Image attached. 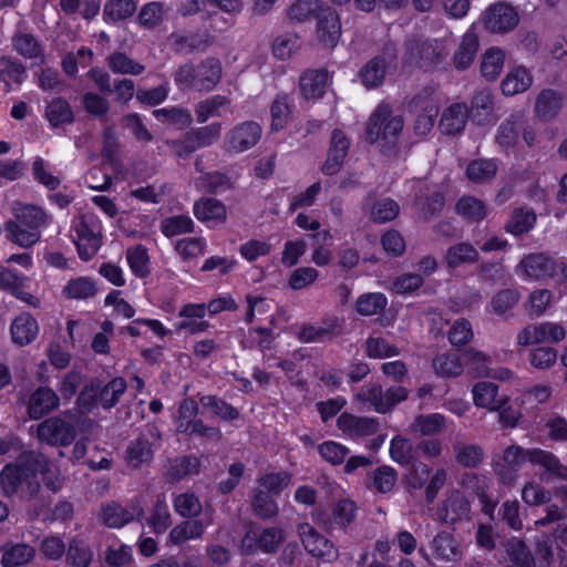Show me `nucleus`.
<instances>
[{
	"mask_svg": "<svg viewBox=\"0 0 567 567\" xmlns=\"http://www.w3.org/2000/svg\"><path fill=\"white\" fill-rule=\"evenodd\" d=\"M39 474L49 489L56 492L62 487L63 480L58 467L35 452H23L14 463L7 464L0 474V485L7 496L13 495L24 485L28 495L34 496L40 489Z\"/></svg>",
	"mask_w": 567,
	"mask_h": 567,
	"instance_id": "1",
	"label": "nucleus"
},
{
	"mask_svg": "<svg viewBox=\"0 0 567 567\" xmlns=\"http://www.w3.org/2000/svg\"><path fill=\"white\" fill-rule=\"evenodd\" d=\"M12 214L14 220L6 223L8 239L25 248L37 244L41 238L39 229L48 220L45 212L34 205L14 203Z\"/></svg>",
	"mask_w": 567,
	"mask_h": 567,
	"instance_id": "2",
	"label": "nucleus"
},
{
	"mask_svg": "<svg viewBox=\"0 0 567 567\" xmlns=\"http://www.w3.org/2000/svg\"><path fill=\"white\" fill-rule=\"evenodd\" d=\"M516 274L525 280L561 285L567 281V262L544 252L528 254L516 266Z\"/></svg>",
	"mask_w": 567,
	"mask_h": 567,
	"instance_id": "3",
	"label": "nucleus"
},
{
	"mask_svg": "<svg viewBox=\"0 0 567 567\" xmlns=\"http://www.w3.org/2000/svg\"><path fill=\"white\" fill-rule=\"evenodd\" d=\"M404 121L400 115H394L388 103H381L371 114L365 135L371 143H394L403 130Z\"/></svg>",
	"mask_w": 567,
	"mask_h": 567,
	"instance_id": "4",
	"label": "nucleus"
},
{
	"mask_svg": "<svg viewBox=\"0 0 567 567\" xmlns=\"http://www.w3.org/2000/svg\"><path fill=\"white\" fill-rule=\"evenodd\" d=\"M221 76V64L216 59H208L196 68L186 64L179 68L175 75L177 85L197 91H212Z\"/></svg>",
	"mask_w": 567,
	"mask_h": 567,
	"instance_id": "5",
	"label": "nucleus"
},
{
	"mask_svg": "<svg viewBox=\"0 0 567 567\" xmlns=\"http://www.w3.org/2000/svg\"><path fill=\"white\" fill-rule=\"evenodd\" d=\"M73 239L82 260H90L101 247V223L93 214H84L72 223Z\"/></svg>",
	"mask_w": 567,
	"mask_h": 567,
	"instance_id": "6",
	"label": "nucleus"
},
{
	"mask_svg": "<svg viewBox=\"0 0 567 567\" xmlns=\"http://www.w3.org/2000/svg\"><path fill=\"white\" fill-rule=\"evenodd\" d=\"M285 539L286 533L280 527L262 528L257 524H250L241 539V549L248 555L275 554Z\"/></svg>",
	"mask_w": 567,
	"mask_h": 567,
	"instance_id": "7",
	"label": "nucleus"
},
{
	"mask_svg": "<svg viewBox=\"0 0 567 567\" xmlns=\"http://www.w3.org/2000/svg\"><path fill=\"white\" fill-rule=\"evenodd\" d=\"M439 103L440 100L431 87L421 90L409 102L410 112L416 115L413 125L416 135L424 136L431 132L439 114Z\"/></svg>",
	"mask_w": 567,
	"mask_h": 567,
	"instance_id": "8",
	"label": "nucleus"
},
{
	"mask_svg": "<svg viewBox=\"0 0 567 567\" xmlns=\"http://www.w3.org/2000/svg\"><path fill=\"white\" fill-rule=\"evenodd\" d=\"M198 404L193 399H185L181 402L177 415L174 421L179 433L196 435L209 440H219L221 433L218 427L207 426L197 419Z\"/></svg>",
	"mask_w": 567,
	"mask_h": 567,
	"instance_id": "9",
	"label": "nucleus"
},
{
	"mask_svg": "<svg viewBox=\"0 0 567 567\" xmlns=\"http://www.w3.org/2000/svg\"><path fill=\"white\" fill-rule=\"evenodd\" d=\"M446 40H409L406 43V62L420 68H429L442 62L447 55Z\"/></svg>",
	"mask_w": 567,
	"mask_h": 567,
	"instance_id": "10",
	"label": "nucleus"
},
{
	"mask_svg": "<svg viewBox=\"0 0 567 567\" xmlns=\"http://www.w3.org/2000/svg\"><path fill=\"white\" fill-rule=\"evenodd\" d=\"M355 398L358 401L369 402L377 412L385 413L408 398V390L403 386H393L383 391L381 385L371 383L362 386Z\"/></svg>",
	"mask_w": 567,
	"mask_h": 567,
	"instance_id": "11",
	"label": "nucleus"
},
{
	"mask_svg": "<svg viewBox=\"0 0 567 567\" xmlns=\"http://www.w3.org/2000/svg\"><path fill=\"white\" fill-rule=\"evenodd\" d=\"M481 21L488 32L507 33L516 28L519 16L511 4L498 1L485 9Z\"/></svg>",
	"mask_w": 567,
	"mask_h": 567,
	"instance_id": "12",
	"label": "nucleus"
},
{
	"mask_svg": "<svg viewBox=\"0 0 567 567\" xmlns=\"http://www.w3.org/2000/svg\"><path fill=\"white\" fill-rule=\"evenodd\" d=\"M161 439V432L155 425L147 426V433H142L131 441L125 451V463L131 468H138L153 458L154 445Z\"/></svg>",
	"mask_w": 567,
	"mask_h": 567,
	"instance_id": "13",
	"label": "nucleus"
},
{
	"mask_svg": "<svg viewBox=\"0 0 567 567\" xmlns=\"http://www.w3.org/2000/svg\"><path fill=\"white\" fill-rule=\"evenodd\" d=\"M297 533L303 548L311 556L324 561H332L338 557L334 545L309 523L299 524Z\"/></svg>",
	"mask_w": 567,
	"mask_h": 567,
	"instance_id": "14",
	"label": "nucleus"
},
{
	"mask_svg": "<svg viewBox=\"0 0 567 567\" xmlns=\"http://www.w3.org/2000/svg\"><path fill=\"white\" fill-rule=\"evenodd\" d=\"M262 128L255 121L235 125L225 136L224 147L230 153H243L252 148L261 138Z\"/></svg>",
	"mask_w": 567,
	"mask_h": 567,
	"instance_id": "15",
	"label": "nucleus"
},
{
	"mask_svg": "<svg viewBox=\"0 0 567 567\" xmlns=\"http://www.w3.org/2000/svg\"><path fill=\"white\" fill-rule=\"evenodd\" d=\"M566 337V330L558 322H542L525 327L517 334L519 346H532L542 342H559Z\"/></svg>",
	"mask_w": 567,
	"mask_h": 567,
	"instance_id": "16",
	"label": "nucleus"
},
{
	"mask_svg": "<svg viewBox=\"0 0 567 567\" xmlns=\"http://www.w3.org/2000/svg\"><path fill=\"white\" fill-rule=\"evenodd\" d=\"M526 462H529V449L511 445L505 449L502 462L495 464V473L503 484L511 486L516 481V472Z\"/></svg>",
	"mask_w": 567,
	"mask_h": 567,
	"instance_id": "17",
	"label": "nucleus"
},
{
	"mask_svg": "<svg viewBox=\"0 0 567 567\" xmlns=\"http://www.w3.org/2000/svg\"><path fill=\"white\" fill-rule=\"evenodd\" d=\"M38 437L50 445H69L75 437L74 427L61 417H50L38 425Z\"/></svg>",
	"mask_w": 567,
	"mask_h": 567,
	"instance_id": "18",
	"label": "nucleus"
},
{
	"mask_svg": "<svg viewBox=\"0 0 567 567\" xmlns=\"http://www.w3.org/2000/svg\"><path fill=\"white\" fill-rule=\"evenodd\" d=\"M223 126L218 122L199 127L193 131L187 136V142L192 145H184L183 143L175 142L174 150L178 156H187L193 153L197 147L209 146L214 144L221 135Z\"/></svg>",
	"mask_w": 567,
	"mask_h": 567,
	"instance_id": "19",
	"label": "nucleus"
},
{
	"mask_svg": "<svg viewBox=\"0 0 567 567\" xmlns=\"http://www.w3.org/2000/svg\"><path fill=\"white\" fill-rule=\"evenodd\" d=\"M396 53L393 47H386L381 55L370 60L361 70L360 76L367 87H374L383 82L386 69L395 61Z\"/></svg>",
	"mask_w": 567,
	"mask_h": 567,
	"instance_id": "20",
	"label": "nucleus"
},
{
	"mask_svg": "<svg viewBox=\"0 0 567 567\" xmlns=\"http://www.w3.org/2000/svg\"><path fill=\"white\" fill-rule=\"evenodd\" d=\"M529 463L543 470L539 475L542 481L548 482L551 478L567 480V466L561 464L558 457L549 451L529 449Z\"/></svg>",
	"mask_w": 567,
	"mask_h": 567,
	"instance_id": "21",
	"label": "nucleus"
},
{
	"mask_svg": "<svg viewBox=\"0 0 567 567\" xmlns=\"http://www.w3.org/2000/svg\"><path fill=\"white\" fill-rule=\"evenodd\" d=\"M212 524V517L183 520L171 529L166 544L167 546H178L188 540L199 539L204 535L205 528Z\"/></svg>",
	"mask_w": 567,
	"mask_h": 567,
	"instance_id": "22",
	"label": "nucleus"
},
{
	"mask_svg": "<svg viewBox=\"0 0 567 567\" xmlns=\"http://www.w3.org/2000/svg\"><path fill=\"white\" fill-rule=\"evenodd\" d=\"M337 425L350 439H363L374 435L378 431V422L372 417L355 416L350 413H342Z\"/></svg>",
	"mask_w": 567,
	"mask_h": 567,
	"instance_id": "23",
	"label": "nucleus"
},
{
	"mask_svg": "<svg viewBox=\"0 0 567 567\" xmlns=\"http://www.w3.org/2000/svg\"><path fill=\"white\" fill-rule=\"evenodd\" d=\"M193 212L199 221L212 227L224 224L227 219L226 206L220 200L212 197H203L196 200Z\"/></svg>",
	"mask_w": 567,
	"mask_h": 567,
	"instance_id": "24",
	"label": "nucleus"
},
{
	"mask_svg": "<svg viewBox=\"0 0 567 567\" xmlns=\"http://www.w3.org/2000/svg\"><path fill=\"white\" fill-rule=\"evenodd\" d=\"M39 333V324L29 312L17 316L10 324V336L14 344L24 347L35 340Z\"/></svg>",
	"mask_w": 567,
	"mask_h": 567,
	"instance_id": "25",
	"label": "nucleus"
},
{
	"mask_svg": "<svg viewBox=\"0 0 567 567\" xmlns=\"http://www.w3.org/2000/svg\"><path fill=\"white\" fill-rule=\"evenodd\" d=\"M563 106L564 93L553 89H544L536 96L534 112L539 120L550 121L560 113Z\"/></svg>",
	"mask_w": 567,
	"mask_h": 567,
	"instance_id": "26",
	"label": "nucleus"
},
{
	"mask_svg": "<svg viewBox=\"0 0 567 567\" xmlns=\"http://www.w3.org/2000/svg\"><path fill=\"white\" fill-rule=\"evenodd\" d=\"M472 394L474 404L488 411L499 410L508 402L506 395H499L497 384L488 381L477 382L472 389Z\"/></svg>",
	"mask_w": 567,
	"mask_h": 567,
	"instance_id": "27",
	"label": "nucleus"
},
{
	"mask_svg": "<svg viewBox=\"0 0 567 567\" xmlns=\"http://www.w3.org/2000/svg\"><path fill=\"white\" fill-rule=\"evenodd\" d=\"M331 83V75L326 70H308L300 76V90L307 100L321 97Z\"/></svg>",
	"mask_w": 567,
	"mask_h": 567,
	"instance_id": "28",
	"label": "nucleus"
},
{
	"mask_svg": "<svg viewBox=\"0 0 567 567\" xmlns=\"http://www.w3.org/2000/svg\"><path fill=\"white\" fill-rule=\"evenodd\" d=\"M533 82L532 72L523 65H516L508 70L502 80L501 89L504 95L514 96L529 90Z\"/></svg>",
	"mask_w": 567,
	"mask_h": 567,
	"instance_id": "29",
	"label": "nucleus"
},
{
	"mask_svg": "<svg viewBox=\"0 0 567 567\" xmlns=\"http://www.w3.org/2000/svg\"><path fill=\"white\" fill-rule=\"evenodd\" d=\"M470 512V504L465 496L458 492H451L437 511L439 519L444 523H456L466 518Z\"/></svg>",
	"mask_w": 567,
	"mask_h": 567,
	"instance_id": "30",
	"label": "nucleus"
},
{
	"mask_svg": "<svg viewBox=\"0 0 567 567\" xmlns=\"http://www.w3.org/2000/svg\"><path fill=\"white\" fill-rule=\"evenodd\" d=\"M318 34L321 42L329 47H334L341 34L339 16L326 4L318 14Z\"/></svg>",
	"mask_w": 567,
	"mask_h": 567,
	"instance_id": "31",
	"label": "nucleus"
},
{
	"mask_svg": "<svg viewBox=\"0 0 567 567\" xmlns=\"http://www.w3.org/2000/svg\"><path fill=\"white\" fill-rule=\"evenodd\" d=\"M342 321L337 318H328L318 324L306 326L299 331V339L303 342H322L340 333Z\"/></svg>",
	"mask_w": 567,
	"mask_h": 567,
	"instance_id": "32",
	"label": "nucleus"
},
{
	"mask_svg": "<svg viewBox=\"0 0 567 567\" xmlns=\"http://www.w3.org/2000/svg\"><path fill=\"white\" fill-rule=\"evenodd\" d=\"M197 172L202 173L200 176L195 178V187L199 190L208 193H224L233 187V179L220 172L203 173L202 159L197 158L195 163Z\"/></svg>",
	"mask_w": 567,
	"mask_h": 567,
	"instance_id": "33",
	"label": "nucleus"
},
{
	"mask_svg": "<svg viewBox=\"0 0 567 567\" xmlns=\"http://www.w3.org/2000/svg\"><path fill=\"white\" fill-rule=\"evenodd\" d=\"M468 117L466 104L453 103L443 111L439 127L446 135H455L464 130Z\"/></svg>",
	"mask_w": 567,
	"mask_h": 567,
	"instance_id": "34",
	"label": "nucleus"
},
{
	"mask_svg": "<svg viewBox=\"0 0 567 567\" xmlns=\"http://www.w3.org/2000/svg\"><path fill=\"white\" fill-rule=\"evenodd\" d=\"M59 406V396L47 386L37 389L30 396L28 413L31 419H40Z\"/></svg>",
	"mask_w": 567,
	"mask_h": 567,
	"instance_id": "35",
	"label": "nucleus"
},
{
	"mask_svg": "<svg viewBox=\"0 0 567 567\" xmlns=\"http://www.w3.org/2000/svg\"><path fill=\"white\" fill-rule=\"evenodd\" d=\"M142 515L143 509L135 505L125 508L120 504L110 503L102 507L103 523L110 528H120Z\"/></svg>",
	"mask_w": 567,
	"mask_h": 567,
	"instance_id": "36",
	"label": "nucleus"
},
{
	"mask_svg": "<svg viewBox=\"0 0 567 567\" xmlns=\"http://www.w3.org/2000/svg\"><path fill=\"white\" fill-rule=\"evenodd\" d=\"M349 141L346 134L340 130H334L331 136V145L328 153V158L322 167L326 175L336 174L348 153Z\"/></svg>",
	"mask_w": 567,
	"mask_h": 567,
	"instance_id": "37",
	"label": "nucleus"
},
{
	"mask_svg": "<svg viewBox=\"0 0 567 567\" xmlns=\"http://www.w3.org/2000/svg\"><path fill=\"white\" fill-rule=\"evenodd\" d=\"M230 101L223 95H214L195 105L196 121L200 124L210 117H220L229 110Z\"/></svg>",
	"mask_w": 567,
	"mask_h": 567,
	"instance_id": "38",
	"label": "nucleus"
},
{
	"mask_svg": "<svg viewBox=\"0 0 567 567\" xmlns=\"http://www.w3.org/2000/svg\"><path fill=\"white\" fill-rule=\"evenodd\" d=\"M478 49L477 35L468 30L462 37L461 43L454 54V65L458 70L467 69L476 55Z\"/></svg>",
	"mask_w": 567,
	"mask_h": 567,
	"instance_id": "39",
	"label": "nucleus"
},
{
	"mask_svg": "<svg viewBox=\"0 0 567 567\" xmlns=\"http://www.w3.org/2000/svg\"><path fill=\"white\" fill-rule=\"evenodd\" d=\"M432 549L439 559L456 561L462 557L458 543L450 533H439L433 539Z\"/></svg>",
	"mask_w": 567,
	"mask_h": 567,
	"instance_id": "40",
	"label": "nucleus"
},
{
	"mask_svg": "<svg viewBox=\"0 0 567 567\" xmlns=\"http://www.w3.org/2000/svg\"><path fill=\"white\" fill-rule=\"evenodd\" d=\"M95 281L90 277L70 279L62 289L63 297L74 300H85L96 295Z\"/></svg>",
	"mask_w": 567,
	"mask_h": 567,
	"instance_id": "41",
	"label": "nucleus"
},
{
	"mask_svg": "<svg viewBox=\"0 0 567 567\" xmlns=\"http://www.w3.org/2000/svg\"><path fill=\"white\" fill-rule=\"evenodd\" d=\"M505 548L508 567H535V559L523 540L511 538Z\"/></svg>",
	"mask_w": 567,
	"mask_h": 567,
	"instance_id": "42",
	"label": "nucleus"
},
{
	"mask_svg": "<svg viewBox=\"0 0 567 567\" xmlns=\"http://www.w3.org/2000/svg\"><path fill=\"white\" fill-rule=\"evenodd\" d=\"M497 163L492 158H478L470 162L466 166V177L476 184L491 181L497 172Z\"/></svg>",
	"mask_w": 567,
	"mask_h": 567,
	"instance_id": "43",
	"label": "nucleus"
},
{
	"mask_svg": "<svg viewBox=\"0 0 567 567\" xmlns=\"http://www.w3.org/2000/svg\"><path fill=\"white\" fill-rule=\"evenodd\" d=\"M207 247V240L204 237H187L176 243L175 250L184 261L195 262L206 254Z\"/></svg>",
	"mask_w": 567,
	"mask_h": 567,
	"instance_id": "44",
	"label": "nucleus"
},
{
	"mask_svg": "<svg viewBox=\"0 0 567 567\" xmlns=\"http://www.w3.org/2000/svg\"><path fill=\"white\" fill-rule=\"evenodd\" d=\"M445 260L450 268H457L477 261L478 251L471 244L458 243L447 249Z\"/></svg>",
	"mask_w": 567,
	"mask_h": 567,
	"instance_id": "45",
	"label": "nucleus"
},
{
	"mask_svg": "<svg viewBox=\"0 0 567 567\" xmlns=\"http://www.w3.org/2000/svg\"><path fill=\"white\" fill-rule=\"evenodd\" d=\"M492 115V94L488 90H482L474 94L471 101L468 116L482 125L489 121Z\"/></svg>",
	"mask_w": 567,
	"mask_h": 567,
	"instance_id": "46",
	"label": "nucleus"
},
{
	"mask_svg": "<svg viewBox=\"0 0 567 567\" xmlns=\"http://www.w3.org/2000/svg\"><path fill=\"white\" fill-rule=\"evenodd\" d=\"M505 62V52L499 48H489L482 56L481 73L487 81H494L501 74Z\"/></svg>",
	"mask_w": 567,
	"mask_h": 567,
	"instance_id": "47",
	"label": "nucleus"
},
{
	"mask_svg": "<svg viewBox=\"0 0 567 567\" xmlns=\"http://www.w3.org/2000/svg\"><path fill=\"white\" fill-rule=\"evenodd\" d=\"M152 530L159 535L166 532L171 525V513L163 495L157 496L156 502L146 519Z\"/></svg>",
	"mask_w": 567,
	"mask_h": 567,
	"instance_id": "48",
	"label": "nucleus"
},
{
	"mask_svg": "<svg viewBox=\"0 0 567 567\" xmlns=\"http://www.w3.org/2000/svg\"><path fill=\"white\" fill-rule=\"evenodd\" d=\"M455 460L464 467H476L484 460V450L477 444L455 442L453 444Z\"/></svg>",
	"mask_w": 567,
	"mask_h": 567,
	"instance_id": "49",
	"label": "nucleus"
},
{
	"mask_svg": "<svg viewBox=\"0 0 567 567\" xmlns=\"http://www.w3.org/2000/svg\"><path fill=\"white\" fill-rule=\"evenodd\" d=\"M290 483L291 475L287 471L267 472L257 480L258 488L274 496L279 495Z\"/></svg>",
	"mask_w": 567,
	"mask_h": 567,
	"instance_id": "50",
	"label": "nucleus"
},
{
	"mask_svg": "<svg viewBox=\"0 0 567 567\" xmlns=\"http://www.w3.org/2000/svg\"><path fill=\"white\" fill-rule=\"evenodd\" d=\"M358 506L354 501L348 497L340 498L332 506V524L346 529L355 518Z\"/></svg>",
	"mask_w": 567,
	"mask_h": 567,
	"instance_id": "51",
	"label": "nucleus"
},
{
	"mask_svg": "<svg viewBox=\"0 0 567 567\" xmlns=\"http://www.w3.org/2000/svg\"><path fill=\"white\" fill-rule=\"evenodd\" d=\"M35 550L27 544H13L3 548L1 563L4 567H17L29 563Z\"/></svg>",
	"mask_w": 567,
	"mask_h": 567,
	"instance_id": "52",
	"label": "nucleus"
},
{
	"mask_svg": "<svg viewBox=\"0 0 567 567\" xmlns=\"http://www.w3.org/2000/svg\"><path fill=\"white\" fill-rule=\"evenodd\" d=\"M455 209L458 215L472 221H480L487 215L484 202L474 196H462L457 200Z\"/></svg>",
	"mask_w": 567,
	"mask_h": 567,
	"instance_id": "53",
	"label": "nucleus"
},
{
	"mask_svg": "<svg viewBox=\"0 0 567 567\" xmlns=\"http://www.w3.org/2000/svg\"><path fill=\"white\" fill-rule=\"evenodd\" d=\"M323 6L321 0H297L289 7L287 14L291 21L301 23L318 16Z\"/></svg>",
	"mask_w": 567,
	"mask_h": 567,
	"instance_id": "54",
	"label": "nucleus"
},
{
	"mask_svg": "<svg viewBox=\"0 0 567 567\" xmlns=\"http://www.w3.org/2000/svg\"><path fill=\"white\" fill-rule=\"evenodd\" d=\"M66 559L73 567H89L93 560V551L84 540L72 538L66 550Z\"/></svg>",
	"mask_w": 567,
	"mask_h": 567,
	"instance_id": "55",
	"label": "nucleus"
},
{
	"mask_svg": "<svg viewBox=\"0 0 567 567\" xmlns=\"http://www.w3.org/2000/svg\"><path fill=\"white\" fill-rule=\"evenodd\" d=\"M126 261L136 277L144 278L150 274V257L144 246L136 245L127 248Z\"/></svg>",
	"mask_w": 567,
	"mask_h": 567,
	"instance_id": "56",
	"label": "nucleus"
},
{
	"mask_svg": "<svg viewBox=\"0 0 567 567\" xmlns=\"http://www.w3.org/2000/svg\"><path fill=\"white\" fill-rule=\"evenodd\" d=\"M433 368L443 378L457 377L463 372V364L455 353H441L433 359Z\"/></svg>",
	"mask_w": 567,
	"mask_h": 567,
	"instance_id": "57",
	"label": "nucleus"
},
{
	"mask_svg": "<svg viewBox=\"0 0 567 567\" xmlns=\"http://www.w3.org/2000/svg\"><path fill=\"white\" fill-rule=\"evenodd\" d=\"M446 424V419L441 413L417 415L412 425L413 431L422 435H434L440 433Z\"/></svg>",
	"mask_w": 567,
	"mask_h": 567,
	"instance_id": "58",
	"label": "nucleus"
},
{
	"mask_svg": "<svg viewBox=\"0 0 567 567\" xmlns=\"http://www.w3.org/2000/svg\"><path fill=\"white\" fill-rule=\"evenodd\" d=\"M175 512L184 518H194L202 512V503L198 497L189 492L177 494L173 497Z\"/></svg>",
	"mask_w": 567,
	"mask_h": 567,
	"instance_id": "59",
	"label": "nucleus"
},
{
	"mask_svg": "<svg viewBox=\"0 0 567 567\" xmlns=\"http://www.w3.org/2000/svg\"><path fill=\"white\" fill-rule=\"evenodd\" d=\"M251 507L254 512L261 518H271L279 512V506L274 499V495L268 494L258 487L256 488L251 498Z\"/></svg>",
	"mask_w": 567,
	"mask_h": 567,
	"instance_id": "60",
	"label": "nucleus"
},
{
	"mask_svg": "<svg viewBox=\"0 0 567 567\" xmlns=\"http://www.w3.org/2000/svg\"><path fill=\"white\" fill-rule=\"evenodd\" d=\"M126 386L122 378H114L104 386L100 385V405L105 410L113 408L124 394Z\"/></svg>",
	"mask_w": 567,
	"mask_h": 567,
	"instance_id": "61",
	"label": "nucleus"
},
{
	"mask_svg": "<svg viewBox=\"0 0 567 567\" xmlns=\"http://www.w3.org/2000/svg\"><path fill=\"white\" fill-rule=\"evenodd\" d=\"M536 221V214L528 208H517L514 210L509 221L506 225L508 233L519 235L530 230Z\"/></svg>",
	"mask_w": 567,
	"mask_h": 567,
	"instance_id": "62",
	"label": "nucleus"
},
{
	"mask_svg": "<svg viewBox=\"0 0 567 567\" xmlns=\"http://www.w3.org/2000/svg\"><path fill=\"white\" fill-rule=\"evenodd\" d=\"M153 115L158 121L178 125L181 128L189 126L193 122L190 112L178 106L157 109L153 112Z\"/></svg>",
	"mask_w": 567,
	"mask_h": 567,
	"instance_id": "63",
	"label": "nucleus"
},
{
	"mask_svg": "<svg viewBox=\"0 0 567 567\" xmlns=\"http://www.w3.org/2000/svg\"><path fill=\"white\" fill-rule=\"evenodd\" d=\"M388 305L386 297L381 292H369L357 300V311L361 316H374L381 312Z\"/></svg>",
	"mask_w": 567,
	"mask_h": 567,
	"instance_id": "64",
	"label": "nucleus"
}]
</instances>
